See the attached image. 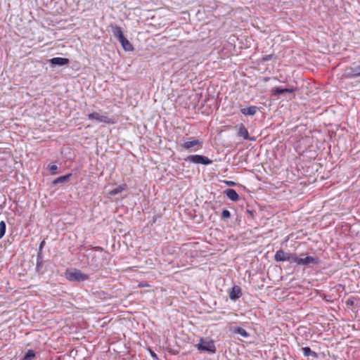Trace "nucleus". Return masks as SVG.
Wrapping results in <instances>:
<instances>
[{
	"instance_id": "nucleus-1",
	"label": "nucleus",
	"mask_w": 360,
	"mask_h": 360,
	"mask_svg": "<svg viewBox=\"0 0 360 360\" xmlns=\"http://www.w3.org/2000/svg\"><path fill=\"white\" fill-rule=\"evenodd\" d=\"M65 277L70 281H84L88 279V276L77 269L67 270Z\"/></svg>"
},
{
	"instance_id": "nucleus-6",
	"label": "nucleus",
	"mask_w": 360,
	"mask_h": 360,
	"mask_svg": "<svg viewBox=\"0 0 360 360\" xmlns=\"http://www.w3.org/2000/svg\"><path fill=\"white\" fill-rule=\"evenodd\" d=\"M197 347L199 350L206 351L211 353L215 352V346L214 342L212 340H205L201 339L199 343L197 345Z\"/></svg>"
},
{
	"instance_id": "nucleus-13",
	"label": "nucleus",
	"mask_w": 360,
	"mask_h": 360,
	"mask_svg": "<svg viewBox=\"0 0 360 360\" xmlns=\"http://www.w3.org/2000/svg\"><path fill=\"white\" fill-rule=\"evenodd\" d=\"M119 41L125 51H130L133 49L131 44L124 37L119 39Z\"/></svg>"
},
{
	"instance_id": "nucleus-9",
	"label": "nucleus",
	"mask_w": 360,
	"mask_h": 360,
	"mask_svg": "<svg viewBox=\"0 0 360 360\" xmlns=\"http://www.w3.org/2000/svg\"><path fill=\"white\" fill-rule=\"evenodd\" d=\"M68 61L69 60H68V58H60V57L53 58L49 60V62L52 65H60V66L67 65Z\"/></svg>"
},
{
	"instance_id": "nucleus-7",
	"label": "nucleus",
	"mask_w": 360,
	"mask_h": 360,
	"mask_svg": "<svg viewBox=\"0 0 360 360\" xmlns=\"http://www.w3.org/2000/svg\"><path fill=\"white\" fill-rule=\"evenodd\" d=\"M295 89L293 88H281V87H274L271 89V94L273 96H277L279 94L289 93H293Z\"/></svg>"
},
{
	"instance_id": "nucleus-27",
	"label": "nucleus",
	"mask_w": 360,
	"mask_h": 360,
	"mask_svg": "<svg viewBox=\"0 0 360 360\" xmlns=\"http://www.w3.org/2000/svg\"><path fill=\"white\" fill-rule=\"evenodd\" d=\"M226 184L229 185V186H232L234 184V182L233 181H226Z\"/></svg>"
},
{
	"instance_id": "nucleus-28",
	"label": "nucleus",
	"mask_w": 360,
	"mask_h": 360,
	"mask_svg": "<svg viewBox=\"0 0 360 360\" xmlns=\"http://www.w3.org/2000/svg\"><path fill=\"white\" fill-rule=\"evenodd\" d=\"M151 355H152V356H153V358H156V354H152Z\"/></svg>"
},
{
	"instance_id": "nucleus-21",
	"label": "nucleus",
	"mask_w": 360,
	"mask_h": 360,
	"mask_svg": "<svg viewBox=\"0 0 360 360\" xmlns=\"http://www.w3.org/2000/svg\"><path fill=\"white\" fill-rule=\"evenodd\" d=\"M303 354L305 356H309L314 354V352L311 350V349L308 347H303L302 349Z\"/></svg>"
},
{
	"instance_id": "nucleus-5",
	"label": "nucleus",
	"mask_w": 360,
	"mask_h": 360,
	"mask_svg": "<svg viewBox=\"0 0 360 360\" xmlns=\"http://www.w3.org/2000/svg\"><path fill=\"white\" fill-rule=\"evenodd\" d=\"M295 255L288 252H285L283 250H278L276 252L274 258L277 262H285L288 261L290 263H294Z\"/></svg>"
},
{
	"instance_id": "nucleus-16",
	"label": "nucleus",
	"mask_w": 360,
	"mask_h": 360,
	"mask_svg": "<svg viewBox=\"0 0 360 360\" xmlns=\"http://www.w3.org/2000/svg\"><path fill=\"white\" fill-rule=\"evenodd\" d=\"M200 143V142L198 140H191V141L185 142L183 144V147L186 149H189L192 147L199 145Z\"/></svg>"
},
{
	"instance_id": "nucleus-8",
	"label": "nucleus",
	"mask_w": 360,
	"mask_h": 360,
	"mask_svg": "<svg viewBox=\"0 0 360 360\" xmlns=\"http://www.w3.org/2000/svg\"><path fill=\"white\" fill-rule=\"evenodd\" d=\"M238 129V136L243 137L245 140L250 139L249 133L245 127L240 124L236 127Z\"/></svg>"
},
{
	"instance_id": "nucleus-24",
	"label": "nucleus",
	"mask_w": 360,
	"mask_h": 360,
	"mask_svg": "<svg viewBox=\"0 0 360 360\" xmlns=\"http://www.w3.org/2000/svg\"><path fill=\"white\" fill-rule=\"evenodd\" d=\"M354 73L352 75V76L356 77L360 75V69H354Z\"/></svg>"
},
{
	"instance_id": "nucleus-14",
	"label": "nucleus",
	"mask_w": 360,
	"mask_h": 360,
	"mask_svg": "<svg viewBox=\"0 0 360 360\" xmlns=\"http://www.w3.org/2000/svg\"><path fill=\"white\" fill-rule=\"evenodd\" d=\"M71 176H72V174H67V175H65V176H60V177L56 179L53 181V185H56L58 184L66 183V182H68L69 181V179H70Z\"/></svg>"
},
{
	"instance_id": "nucleus-20",
	"label": "nucleus",
	"mask_w": 360,
	"mask_h": 360,
	"mask_svg": "<svg viewBox=\"0 0 360 360\" xmlns=\"http://www.w3.org/2000/svg\"><path fill=\"white\" fill-rule=\"evenodd\" d=\"M6 223L4 221H1L0 222V239L4 237L6 233Z\"/></svg>"
},
{
	"instance_id": "nucleus-11",
	"label": "nucleus",
	"mask_w": 360,
	"mask_h": 360,
	"mask_svg": "<svg viewBox=\"0 0 360 360\" xmlns=\"http://www.w3.org/2000/svg\"><path fill=\"white\" fill-rule=\"evenodd\" d=\"M224 193L232 201H237L239 198L238 194L234 189L228 188Z\"/></svg>"
},
{
	"instance_id": "nucleus-3",
	"label": "nucleus",
	"mask_w": 360,
	"mask_h": 360,
	"mask_svg": "<svg viewBox=\"0 0 360 360\" xmlns=\"http://www.w3.org/2000/svg\"><path fill=\"white\" fill-rule=\"evenodd\" d=\"M186 161L195 164H201V165H210L212 163V160L207 158L205 156L201 155H191L187 157L186 159Z\"/></svg>"
},
{
	"instance_id": "nucleus-23",
	"label": "nucleus",
	"mask_w": 360,
	"mask_h": 360,
	"mask_svg": "<svg viewBox=\"0 0 360 360\" xmlns=\"http://www.w3.org/2000/svg\"><path fill=\"white\" fill-rule=\"evenodd\" d=\"M57 166L56 165H49V170L53 173L54 174L56 170L57 169Z\"/></svg>"
},
{
	"instance_id": "nucleus-2",
	"label": "nucleus",
	"mask_w": 360,
	"mask_h": 360,
	"mask_svg": "<svg viewBox=\"0 0 360 360\" xmlns=\"http://www.w3.org/2000/svg\"><path fill=\"white\" fill-rule=\"evenodd\" d=\"M87 117L89 120H94L99 123L114 124L115 122L112 117H110L105 115H101L97 112L89 114Z\"/></svg>"
},
{
	"instance_id": "nucleus-15",
	"label": "nucleus",
	"mask_w": 360,
	"mask_h": 360,
	"mask_svg": "<svg viewBox=\"0 0 360 360\" xmlns=\"http://www.w3.org/2000/svg\"><path fill=\"white\" fill-rule=\"evenodd\" d=\"M127 189V185L125 184H121L117 188H114L111 191L109 192V195L112 196L115 195L120 193H121L123 191H125Z\"/></svg>"
},
{
	"instance_id": "nucleus-12",
	"label": "nucleus",
	"mask_w": 360,
	"mask_h": 360,
	"mask_svg": "<svg viewBox=\"0 0 360 360\" xmlns=\"http://www.w3.org/2000/svg\"><path fill=\"white\" fill-rule=\"evenodd\" d=\"M241 295L240 289L238 286H234L229 295L230 299L232 300H235L239 298Z\"/></svg>"
},
{
	"instance_id": "nucleus-17",
	"label": "nucleus",
	"mask_w": 360,
	"mask_h": 360,
	"mask_svg": "<svg viewBox=\"0 0 360 360\" xmlns=\"http://www.w3.org/2000/svg\"><path fill=\"white\" fill-rule=\"evenodd\" d=\"M113 33L114 35L116 37H117L118 39L124 37L121 28L118 26H115V27L113 28Z\"/></svg>"
},
{
	"instance_id": "nucleus-4",
	"label": "nucleus",
	"mask_w": 360,
	"mask_h": 360,
	"mask_svg": "<svg viewBox=\"0 0 360 360\" xmlns=\"http://www.w3.org/2000/svg\"><path fill=\"white\" fill-rule=\"evenodd\" d=\"M294 263L297 265L307 266L310 264H317L319 259L317 257L307 256L304 258L295 255Z\"/></svg>"
},
{
	"instance_id": "nucleus-22",
	"label": "nucleus",
	"mask_w": 360,
	"mask_h": 360,
	"mask_svg": "<svg viewBox=\"0 0 360 360\" xmlns=\"http://www.w3.org/2000/svg\"><path fill=\"white\" fill-rule=\"evenodd\" d=\"M231 217L230 212L227 210H224L221 213L222 219H229Z\"/></svg>"
},
{
	"instance_id": "nucleus-18",
	"label": "nucleus",
	"mask_w": 360,
	"mask_h": 360,
	"mask_svg": "<svg viewBox=\"0 0 360 360\" xmlns=\"http://www.w3.org/2000/svg\"><path fill=\"white\" fill-rule=\"evenodd\" d=\"M35 356V352L32 349H29L23 357V360H32Z\"/></svg>"
},
{
	"instance_id": "nucleus-19",
	"label": "nucleus",
	"mask_w": 360,
	"mask_h": 360,
	"mask_svg": "<svg viewBox=\"0 0 360 360\" xmlns=\"http://www.w3.org/2000/svg\"><path fill=\"white\" fill-rule=\"evenodd\" d=\"M234 331H235L236 333H238V334L240 335L241 336H243V337H244V338H248V337H249V334H248V333L245 329H243V328H240V327L236 328H235Z\"/></svg>"
},
{
	"instance_id": "nucleus-25",
	"label": "nucleus",
	"mask_w": 360,
	"mask_h": 360,
	"mask_svg": "<svg viewBox=\"0 0 360 360\" xmlns=\"http://www.w3.org/2000/svg\"><path fill=\"white\" fill-rule=\"evenodd\" d=\"M271 58V55H268L262 58L263 61L268 60Z\"/></svg>"
},
{
	"instance_id": "nucleus-26",
	"label": "nucleus",
	"mask_w": 360,
	"mask_h": 360,
	"mask_svg": "<svg viewBox=\"0 0 360 360\" xmlns=\"http://www.w3.org/2000/svg\"><path fill=\"white\" fill-rule=\"evenodd\" d=\"M44 243H45L44 240H43V241L41 243L40 246H39V249H40V250H41V249L43 248V247H44Z\"/></svg>"
},
{
	"instance_id": "nucleus-10",
	"label": "nucleus",
	"mask_w": 360,
	"mask_h": 360,
	"mask_svg": "<svg viewBox=\"0 0 360 360\" xmlns=\"http://www.w3.org/2000/svg\"><path fill=\"white\" fill-rule=\"evenodd\" d=\"M258 108L255 105H251L248 108H244L240 110L241 113L244 115H250L252 116L256 114Z\"/></svg>"
}]
</instances>
